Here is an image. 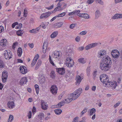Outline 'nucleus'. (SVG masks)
I'll return each mask as SVG.
<instances>
[{
  "label": "nucleus",
  "mask_w": 122,
  "mask_h": 122,
  "mask_svg": "<svg viewBox=\"0 0 122 122\" xmlns=\"http://www.w3.org/2000/svg\"><path fill=\"white\" fill-rule=\"evenodd\" d=\"M50 76L51 78L53 79L55 78L56 77V74L54 71H51L50 73Z\"/></svg>",
  "instance_id": "bb28decb"
},
{
  "label": "nucleus",
  "mask_w": 122,
  "mask_h": 122,
  "mask_svg": "<svg viewBox=\"0 0 122 122\" xmlns=\"http://www.w3.org/2000/svg\"><path fill=\"white\" fill-rule=\"evenodd\" d=\"M91 45L92 48L93 47L96 46L97 44V43H94L90 44Z\"/></svg>",
  "instance_id": "3c124183"
},
{
  "label": "nucleus",
  "mask_w": 122,
  "mask_h": 122,
  "mask_svg": "<svg viewBox=\"0 0 122 122\" xmlns=\"http://www.w3.org/2000/svg\"><path fill=\"white\" fill-rule=\"evenodd\" d=\"M111 65H109L108 64H106L105 63H101L100 64V67L102 71H106L110 68Z\"/></svg>",
  "instance_id": "f03ea898"
},
{
  "label": "nucleus",
  "mask_w": 122,
  "mask_h": 122,
  "mask_svg": "<svg viewBox=\"0 0 122 122\" xmlns=\"http://www.w3.org/2000/svg\"><path fill=\"white\" fill-rule=\"evenodd\" d=\"M75 14V13L74 12V11L72 12L69 13L68 14V15L70 16Z\"/></svg>",
  "instance_id": "69168bd1"
},
{
  "label": "nucleus",
  "mask_w": 122,
  "mask_h": 122,
  "mask_svg": "<svg viewBox=\"0 0 122 122\" xmlns=\"http://www.w3.org/2000/svg\"><path fill=\"white\" fill-rule=\"evenodd\" d=\"M4 64L3 61L0 59V68H2L4 67Z\"/></svg>",
  "instance_id": "a19ab883"
},
{
  "label": "nucleus",
  "mask_w": 122,
  "mask_h": 122,
  "mask_svg": "<svg viewBox=\"0 0 122 122\" xmlns=\"http://www.w3.org/2000/svg\"><path fill=\"white\" fill-rule=\"evenodd\" d=\"M13 116L12 115H9V118L8 120V122H11L13 120Z\"/></svg>",
  "instance_id": "58836bf2"
},
{
  "label": "nucleus",
  "mask_w": 122,
  "mask_h": 122,
  "mask_svg": "<svg viewBox=\"0 0 122 122\" xmlns=\"http://www.w3.org/2000/svg\"><path fill=\"white\" fill-rule=\"evenodd\" d=\"M58 89L55 85H52L51 87V91L53 94H55L57 93Z\"/></svg>",
  "instance_id": "6e6552de"
},
{
  "label": "nucleus",
  "mask_w": 122,
  "mask_h": 122,
  "mask_svg": "<svg viewBox=\"0 0 122 122\" xmlns=\"http://www.w3.org/2000/svg\"><path fill=\"white\" fill-rule=\"evenodd\" d=\"M63 24V23L62 22H60L55 24L54 25L55 28H57L61 27Z\"/></svg>",
  "instance_id": "aec40b11"
},
{
  "label": "nucleus",
  "mask_w": 122,
  "mask_h": 122,
  "mask_svg": "<svg viewBox=\"0 0 122 122\" xmlns=\"http://www.w3.org/2000/svg\"><path fill=\"white\" fill-rule=\"evenodd\" d=\"M8 77H6L2 76V79L3 82H5L7 80Z\"/></svg>",
  "instance_id": "de8ad7c7"
},
{
  "label": "nucleus",
  "mask_w": 122,
  "mask_h": 122,
  "mask_svg": "<svg viewBox=\"0 0 122 122\" xmlns=\"http://www.w3.org/2000/svg\"><path fill=\"white\" fill-rule=\"evenodd\" d=\"M31 114L32 113L31 111H30L28 113V118L29 119L31 118Z\"/></svg>",
  "instance_id": "680f3d73"
},
{
  "label": "nucleus",
  "mask_w": 122,
  "mask_h": 122,
  "mask_svg": "<svg viewBox=\"0 0 122 122\" xmlns=\"http://www.w3.org/2000/svg\"><path fill=\"white\" fill-rule=\"evenodd\" d=\"M63 7H62V8H61L60 9L61 10H63L66 7L67 4L65 3H63Z\"/></svg>",
  "instance_id": "864d4df0"
},
{
  "label": "nucleus",
  "mask_w": 122,
  "mask_h": 122,
  "mask_svg": "<svg viewBox=\"0 0 122 122\" xmlns=\"http://www.w3.org/2000/svg\"><path fill=\"white\" fill-rule=\"evenodd\" d=\"M41 61L40 60H39L37 63L36 65V66L35 68V70H37L39 68V67L41 65Z\"/></svg>",
  "instance_id": "393cba45"
},
{
  "label": "nucleus",
  "mask_w": 122,
  "mask_h": 122,
  "mask_svg": "<svg viewBox=\"0 0 122 122\" xmlns=\"http://www.w3.org/2000/svg\"><path fill=\"white\" fill-rule=\"evenodd\" d=\"M36 108L35 107H33L32 109V112L33 113L35 112L36 111Z\"/></svg>",
  "instance_id": "338daca9"
},
{
  "label": "nucleus",
  "mask_w": 122,
  "mask_h": 122,
  "mask_svg": "<svg viewBox=\"0 0 122 122\" xmlns=\"http://www.w3.org/2000/svg\"><path fill=\"white\" fill-rule=\"evenodd\" d=\"M54 55L57 56L56 58H57L58 57H60L61 56L60 55L59 52L58 51H55L54 52Z\"/></svg>",
  "instance_id": "4c0bfd02"
},
{
  "label": "nucleus",
  "mask_w": 122,
  "mask_h": 122,
  "mask_svg": "<svg viewBox=\"0 0 122 122\" xmlns=\"http://www.w3.org/2000/svg\"><path fill=\"white\" fill-rule=\"evenodd\" d=\"M101 81L103 83L107 84L109 81L108 76L105 74H102L100 76Z\"/></svg>",
  "instance_id": "f257e3e1"
},
{
  "label": "nucleus",
  "mask_w": 122,
  "mask_h": 122,
  "mask_svg": "<svg viewBox=\"0 0 122 122\" xmlns=\"http://www.w3.org/2000/svg\"><path fill=\"white\" fill-rule=\"evenodd\" d=\"M62 110L60 109H56L54 110L55 113L57 115L60 114L62 112Z\"/></svg>",
  "instance_id": "c85d7f7f"
},
{
  "label": "nucleus",
  "mask_w": 122,
  "mask_h": 122,
  "mask_svg": "<svg viewBox=\"0 0 122 122\" xmlns=\"http://www.w3.org/2000/svg\"><path fill=\"white\" fill-rule=\"evenodd\" d=\"M27 81V78L24 77L21 79L20 81V84L21 85H23L24 84H25Z\"/></svg>",
  "instance_id": "dca6fc26"
},
{
  "label": "nucleus",
  "mask_w": 122,
  "mask_h": 122,
  "mask_svg": "<svg viewBox=\"0 0 122 122\" xmlns=\"http://www.w3.org/2000/svg\"><path fill=\"white\" fill-rule=\"evenodd\" d=\"M106 54V51L104 50H102L99 51L98 53L97 56L98 58H102Z\"/></svg>",
  "instance_id": "423d86ee"
},
{
  "label": "nucleus",
  "mask_w": 122,
  "mask_h": 122,
  "mask_svg": "<svg viewBox=\"0 0 122 122\" xmlns=\"http://www.w3.org/2000/svg\"><path fill=\"white\" fill-rule=\"evenodd\" d=\"M8 76L7 72L6 71H4L2 72V77H8Z\"/></svg>",
  "instance_id": "c9c22d12"
},
{
  "label": "nucleus",
  "mask_w": 122,
  "mask_h": 122,
  "mask_svg": "<svg viewBox=\"0 0 122 122\" xmlns=\"http://www.w3.org/2000/svg\"><path fill=\"white\" fill-rule=\"evenodd\" d=\"M79 96V95H78L74 92L73 93L68 94V97H71L72 100H74L76 99Z\"/></svg>",
  "instance_id": "1a4fd4ad"
},
{
  "label": "nucleus",
  "mask_w": 122,
  "mask_h": 122,
  "mask_svg": "<svg viewBox=\"0 0 122 122\" xmlns=\"http://www.w3.org/2000/svg\"><path fill=\"white\" fill-rule=\"evenodd\" d=\"M56 71L58 73L62 75H64L65 72V69L63 67L56 68Z\"/></svg>",
  "instance_id": "0eeeda50"
},
{
  "label": "nucleus",
  "mask_w": 122,
  "mask_h": 122,
  "mask_svg": "<svg viewBox=\"0 0 122 122\" xmlns=\"http://www.w3.org/2000/svg\"><path fill=\"white\" fill-rule=\"evenodd\" d=\"M95 0H88L86 2L89 4L92 3Z\"/></svg>",
  "instance_id": "09e8293b"
},
{
  "label": "nucleus",
  "mask_w": 122,
  "mask_h": 122,
  "mask_svg": "<svg viewBox=\"0 0 122 122\" xmlns=\"http://www.w3.org/2000/svg\"><path fill=\"white\" fill-rule=\"evenodd\" d=\"M86 33V31H83L80 32V34L82 35H85Z\"/></svg>",
  "instance_id": "052dcab7"
},
{
  "label": "nucleus",
  "mask_w": 122,
  "mask_h": 122,
  "mask_svg": "<svg viewBox=\"0 0 122 122\" xmlns=\"http://www.w3.org/2000/svg\"><path fill=\"white\" fill-rule=\"evenodd\" d=\"M106 85H108V86L109 87H111L113 86L114 85V83L112 82L108 81Z\"/></svg>",
  "instance_id": "2f4dec72"
},
{
  "label": "nucleus",
  "mask_w": 122,
  "mask_h": 122,
  "mask_svg": "<svg viewBox=\"0 0 122 122\" xmlns=\"http://www.w3.org/2000/svg\"><path fill=\"white\" fill-rule=\"evenodd\" d=\"M41 107L42 109L46 110L47 109L48 107V105L46 104V103L43 100H41Z\"/></svg>",
  "instance_id": "f8f14e48"
},
{
  "label": "nucleus",
  "mask_w": 122,
  "mask_h": 122,
  "mask_svg": "<svg viewBox=\"0 0 122 122\" xmlns=\"http://www.w3.org/2000/svg\"><path fill=\"white\" fill-rule=\"evenodd\" d=\"M87 109L86 108H85L82 111L81 113V115L82 116L83 114L87 112Z\"/></svg>",
  "instance_id": "37998d69"
},
{
  "label": "nucleus",
  "mask_w": 122,
  "mask_h": 122,
  "mask_svg": "<svg viewBox=\"0 0 122 122\" xmlns=\"http://www.w3.org/2000/svg\"><path fill=\"white\" fill-rule=\"evenodd\" d=\"M122 1V0H115V3H120Z\"/></svg>",
  "instance_id": "774afa93"
},
{
  "label": "nucleus",
  "mask_w": 122,
  "mask_h": 122,
  "mask_svg": "<svg viewBox=\"0 0 122 122\" xmlns=\"http://www.w3.org/2000/svg\"><path fill=\"white\" fill-rule=\"evenodd\" d=\"M65 103L64 101H63L59 102L57 105V106L59 108H61V107L64 106Z\"/></svg>",
  "instance_id": "412c9836"
},
{
  "label": "nucleus",
  "mask_w": 122,
  "mask_h": 122,
  "mask_svg": "<svg viewBox=\"0 0 122 122\" xmlns=\"http://www.w3.org/2000/svg\"><path fill=\"white\" fill-rule=\"evenodd\" d=\"M78 117H76L74 118L73 121L72 122H86L85 120H81L80 121L78 122L77 120Z\"/></svg>",
  "instance_id": "e433bc0d"
},
{
  "label": "nucleus",
  "mask_w": 122,
  "mask_h": 122,
  "mask_svg": "<svg viewBox=\"0 0 122 122\" xmlns=\"http://www.w3.org/2000/svg\"><path fill=\"white\" fill-rule=\"evenodd\" d=\"M60 2H59L58 4H57V5H58V6H60V9L61 8H62L61 6L63 5V4L65 3H60Z\"/></svg>",
  "instance_id": "603ef678"
},
{
  "label": "nucleus",
  "mask_w": 122,
  "mask_h": 122,
  "mask_svg": "<svg viewBox=\"0 0 122 122\" xmlns=\"http://www.w3.org/2000/svg\"><path fill=\"white\" fill-rule=\"evenodd\" d=\"M111 54L112 57L114 58H117L119 56L120 54L117 50H113L111 52Z\"/></svg>",
  "instance_id": "39448f33"
},
{
  "label": "nucleus",
  "mask_w": 122,
  "mask_h": 122,
  "mask_svg": "<svg viewBox=\"0 0 122 122\" xmlns=\"http://www.w3.org/2000/svg\"><path fill=\"white\" fill-rule=\"evenodd\" d=\"M47 42H44L43 46V53H45L46 51L47 48Z\"/></svg>",
  "instance_id": "a211bd4d"
},
{
  "label": "nucleus",
  "mask_w": 122,
  "mask_h": 122,
  "mask_svg": "<svg viewBox=\"0 0 122 122\" xmlns=\"http://www.w3.org/2000/svg\"><path fill=\"white\" fill-rule=\"evenodd\" d=\"M83 58H79L78 59V61L79 62L84 64L86 62V61Z\"/></svg>",
  "instance_id": "7c9ffc66"
},
{
  "label": "nucleus",
  "mask_w": 122,
  "mask_h": 122,
  "mask_svg": "<svg viewBox=\"0 0 122 122\" xmlns=\"http://www.w3.org/2000/svg\"><path fill=\"white\" fill-rule=\"evenodd\" d=\"M39 56L38 54H36V55L35 56V57L34 59L37 61L38 59V58Z\"/></svg>",
  "instance_id": "bf43d9fd"
},
{
  "label": "nucleus",
  "mask_w": 122,
  "mask_h": 122,
  "mask_svg": "<svg viewBox=\"0 0 122 122\" xmlns=\"http://www.w3.org/2000/svg\"><path fill=\"white\" fill-rule=\"evenodd\" d=\"M20 71L23 74H25L27 72L26 67L24 66H21L20 68Z\"/></svg>",
  "instance_id": "9d476101"
},
{
  "label": "nucleus",
  "mask_w": 122,
  "mask_h": 122,
  "mask_svg": "<svg viewBox=\"0 0 122 122\" xmlns=\"http://www.w3.org/2000/svg\"><path fill=\"white\" fill-rule=\"evenodd\" d=\"M40 78V83L42 84L44 83V82L45 81V77H44L42 75L41 76V77H39Z\"/></svg>",
  "instance_id": "5701e85b"
},
{
  "label": "nucleus",
  "mask_w": 122,
  "mask_h": 122,
  "mask_svg": "<svg viewBox=\"0 0 122 122\" xmlns=\"http://www.w3.org/2000/svg\"><path fill=\"white\" fill-rule=\"evenodd\" d=\"M102 62L106 64H108L110 65H111L112 64L111 58L108 56H106L105 57H103Z\"/></svg>",
  "instance_id": "7ed1b4c3"
},
{
  "label": "nucleus",
  "mask_w": 122,
  "mask_h": 122,
  "mask_svg": "<svg viewBox=\"0 0 122 122\" xmlns=\"http://www.w3.org/2000/svg\"><path fill=\"white\" fill-rule=\"evenodd\" d=\"M83 79L82 77H81L80 76L78 75L76 76V84L77 85H79Z\"/></svg>",
  "instance_id": "9b49d317"
},
{
  "label": "nucleus",
  "mask_w": 122,
  "mask_h": 122,
  "mask_svg": "<svg viewBox=\"0 0 122 122\" xmlns=\"http://www.w3.org/2000/svg\"><path fill=\"white\" fill-rule=\"evenodd\" d=\"M76 25V24H72L70 25L69 27L71 29H73Z\"/></svg>",
  "instance_id": "e2e57ef3"
},
{
  "label": "nucleus",
  "mask_w": 122,
  "mask_h": 122,
  "mask_svg": "<svg viewBox=\"0 0 122 122\" xmlns=\"http://www.w3.org/2000/svg\"><path fill=\"white\" fill-rule=\"evenodd\" d=\"M82 17L85 19L89 18L88 15L87 14L82 13V15H81Z\"/></svg>",
  "instance_id": "473e14b6"
},
{
  "label": "nucleus",
  "mask_w": 122,
  "mask_h": 122,
  "mask_svg": "<svg viewBox=\"0 0 122 122\" xmlns=\"http://www.w3.org/2000/svg\"><path fill=\"white\" fill-rule=\"evenodd\" d=\"M82 91V89L81 88H79V89H77L76 90V91L74 92H75L76 94H78V95H79V96L81 94V93Z\"/></svg>",
  "instance_id": "b1692460"
},
{
  "label": "nucleus",
  "mask_w": 122,
  "mask_h": 122,
  "mask_svg": "<svg viewBox=\"0 0 122 122\" xmlns=\"http://www.w3.org/2000/svg\"><path fill=\"white\" fill-rule=\"evenodd\" d=\"M91 48H92L91 45L90 44H89L86 47L85 49L86 50H88Z\"/></svg>",
  "instance_id": "49530a36"
},
{
  "label": "nucleus",
  "mask_w": 122,
  "mask_h": 122,
  "mask_svg": "<svg viewBox=\"0 0 122 122\" xmlns=\"http://www.w3.org/2000/svg\"><path fill=\"white\" fill-rule=\"evenodd\" d=\"M95 15L96 17L98 18L100 15V13L99 11V10H97L95 12Z\"/></svg>",
  "instance_id": "f704fd0d"
},
{
  "label": "nucleus",
  "mask_w": 122,
  "mask_h": 122,
  "mask_svg": "<svg viewBox=\"0 0 122 122\" xmlns=\"http://www.w3.org/2000/svg\"><path fill=\"white\" fill-rule=\"evenodd\" d=\"M23 33V31L19 30L16 31V34L18 36H21Z\"/></svg>",
  "instance_id": "cd10ccee"
},
{
  "label": "nucleus",
  "mask_w": 122,
  "mask_h": 122,
  "mask_svg": "<svg viewBox=\"0 0 122 122\" xmlns=\"http://www.w3.org/2000/svg\"><path fill=\"white\" fill-rule=\"evenodd\" d=\"M37 61L36 60L33 59L31 63V66H33L35 64Z\"/></svg>",
  "instance_id": "c03bdc74"
},
{
  "label": "nucleus",
  "mask_w": 122,
  "mask_h": 122,
  "mask_svg": "<svg viewBox=\"0 0 122 122\" xmlns=\"http://www.w3.org/2000/svg\"><path fill=\"white\" fill-rule=\"evenodd\" d=\"M44 114L43 112H41L38 115V116L40 117V119L42 120V118L44 117Z\"/></svg>",
  "instance_id": "ea45409f"
},
{
  "label": "nucleus",
  "mask_w": 122,
  "mask_h": 122,
  "mask_svg": "<svg viewBox=\"0 0 122 122\" xmlns=\"http://www.w3.org/2000/svg\"><path fill=\"white\" fill-rule=\"evenodd\" d=\"M27 10L25 9L24 10V11L23 12L24 16L25 17H26V14L27 13Z\"/></svg>",
  "instance_id": "5fc2aeb1"
},
{
  "label": "nucleus",
  "mask_w": 122,
  "mask_h": 122,
  "mask_svg": "<svg viewBox=\"0 0 122 122\" xmlns=\"http://www.w3.org/2000/svg\"><path fill=\"white\" fill-rule=\"evenodd\" d=\"M65 103H69L72 101V99L71 98V97H69L68 95V97L65 99Z\"/></svg>",
  "instance_id": "a878e982"
},
{
  "label": "nucleus",
  "mask_w": 122,
  "mask_h": 122,
  "mask_svg": "<svg viewBox=\"0 0 122 122\" xmlns=\"http://www.w3.org/2000/svg\"><path fill=\"white\" fill-rule=\"evenodd\" d=\"M22 53V48L21 47L19 48L17 50V53L18 56H19L20 57Z\"/></svg>",
  "instance_id": "4be33fe9"
},
{
  "label": "nucleus",
  "mask_w": 122,
  "mask_h": 122,
  "mask_svg": "<svg viewBox=\"0 0 122 122\" xmlns=\"http://www.w3.org/2000/svg\"><path fill=\"white\" fill-rule=\"evenodd\" d=\"M49 60L50 62L53 66H54L55 65L53 61L52 60L51 56L50 55L49 56Z\"/></svg>",
  "instance_id": "79ce46f5"
},
{
  "label": "nucleus",
  "mask_w": 122,
  "mask_h": 122,
  "mask_svg": "<svg viewBox=\"0 0 122 122\" xmlns=\"http://www.w3.org/2000/svg\"><path fill=\"white\" fill-rule=\"evenodd\" d=\"M8 105L9 107L11 108H14L15 106L14 102H9Z\"/></svg>",
  "instance_id": "6ab92c4d"
},
{
  "label": "nucleus",
  "mask_w": 122,
  "mask_h": 122,
  "mask_svg": "<svg viewBox=\"0 0 122 122\" xmlns=\"http://www.w3.org/2000/svg\"><path fill=\"white\" fill-rule=\"evenodd\" d=\"M51 13L50 12H47L43 13L41 15L40 18L42 19L43 18H46L49 17L51 14Z\"/></svg>",
  "instance_id": "4468645a"
},
{
  "label": "nucleus",
  "mask_w": 122,
  "mask_h": 122,
  "mask_svg": "<svg viewBox=\"0 0 122 122\" xmlns=\"http://www.w3.org/2000/svg\"><path fill=\"white\" fill-rule=\"evenodd\" d=\"M7 43V40L5 39H1L0 41V45L2 47L5 46Z\"/></svg>",
  "instance_id": "2eb2a0df"
},
{
  "label": "nucleus",
  "mask_w": 122,
  "mask_h": 122,
  "mask_svg": "<svg viewBox=\"0 0 122 122\" xmlns=\"http://www.w3.org/2000/svg\"><path fill=\"white\" fill-rule=\"evenodd\" d=\"M97 71H94L93 73V76H94V78H95L96 77V76L97 75Z\"/></svg>",
  "instance_id": "6e6d98bb"
},
{
  "label": "nucleus",
  "mask_w": 122,
  "mask_h": 122,
  "mask_svg": "<svg viewBox=\"0 0 122 122\" xmlns=\"http://www.w3.org/2000/svg\"><path fill=\"white\" fill-rule=\"evenodd\" d=\"M18 44V43L17 42H15L12 45V48L14 49L15 47Z\"/></svg>",
  "instance_id": "a18cd8bd"
},
{
  "label": "nucleus",
  "mask_w": 122,
  "mask_h": 122,
  "mask_svg": "<svg viewBox=\"0 0 122 122\" xmlns=\"http://www.w3.org/2000/svg\"><path fill=\"white\" fill-rule=\"evenodd\" d=\"M4 30V28L2 26H0V33H1Z\"/></svg>",
  "instance_id": "0e129e2a"
},
{
  "label": "nucleus",
  "mask_w": 122,
  "mask_h": 122,
  "mask_svg": "<svg viewBox=\"0 0 122 122\" xmlns=\"http://www.w3.org/2000/svg\"><path fill=\"white\" fill-rule=\"evenodd\" d=\"M4 57L6 59H9L12 57V52L10 51L9 53L7 52L5 53H4Z\"/></svg>",
  "instance_id": "ddd939ff"
},
{
  "label": "nucleus",
  "mask_w": 122,
  "mask_h": 122,
  "mask_svg": "<svg viewBox=\"0 0 122 122\" xmlns=\"http://www.w3.org/2000/svg\"><path fill=\"white\" fill-rule=\"evenodd\" d=\"M80 37L79 36H77L75 38V41L77 42H79L80 41Z\"/></svg>",
  "instance_id": "13d9d810"
},
{
  "label": "nucleus",
  "mask_w": 122,
  "mask_h": 122,
  "mask_svg": "<svg viewBox=\"0 0 122 122\" xmlns=\"http://www.w3.org/2000/svg\"><path fill=\"white\" fill-rule=\"evenodd\" d=\"M96 111L95 109L94 108L92 109L90 111V116L92 115L93 113H94Z\"/></svg>",
  "instance_id": "72a5a7b5"
},
{
  "label": "nucleus",
  "mask_w": 122,
  "mask_h": 122,
  "mask_svg": "<svg viewBox=\"0 0 122 122\" xmlns=\"http://www.w3.org/2000/svg\"><path fill=\"white\" fill-rule=\"evenodd\" d=\"M120 102H118L114 105V107L115 108H116L120 105Z\"/></svg>",
  "instance_id": "4d7b16f0"
},
{
  "label": "nucleus",
  "mask_w": 122,
  "mask_h": 122,
  "mask_svg": "<svg viewBox=\"0 0 122 122\" xmlns=\"http://www.w3.org/2000/svg\"><path fill=\"white\" fill-rule=\"evenodd\" d=\"M66 60L68 62L66 64L67 66L69 67H72L74 64L73 60L70 57L67 58Z\"/></svg>",
  "instance_id": "20e7f679"
},
{
  "label": "nucleus",
  "mask_w": 122,
  "mask_h": 122,
  "mask_svg": "<svg viewBox=\"0 0 122 122\" xmlns=\"http://www.w3.org/2000/svg\"><path fill=\"white\" fill-rule=\"evenodd\" d=\"M58 34V32L55 31L51 35V38H54L56 37Z\"/></svg>",
  "instance_id": "c756f323"
},
{
  "label": "nucleus",
  "mask_w": 122,
  "mask_h": 122,
  "mask_svg": "<svg viewBox=\"0 0 122 122\" xmlns=\"http://www.w3.org/2000/svg\"><path fill=\"white\" fill-rule=\"evenodd\" d=\"M121 18H122V14H116L112 17V19H113Z\"/></svg>",
  "instance_id": "f3484780"
},
{
  "label": "nucleus",
  "mask_w": 122,
  "mask_h": 122,
  "mask_svg": "<svg viewBox=\"0 0 122 122\" xmlns=\"http://www.w3.org/2000/svg\"><path fill=\"white\" fill-rule=\"evenodd\" d=\"M30 32L32 33H36V30L35 29H32L30 30Z\"/></svg>",
  "instance_id": "8fccbe9b"
}]
</instances>
